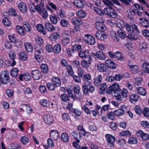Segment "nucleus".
Here are the masks:
<instances>
[{
    "label": "nucleus",
    "mask_w": 149,
    "mask_h": 149,
    "mask_svg": "<svg viewBox=\"0 0 149 149\" xmlns=\"http://www.w3.org/2000/svg\"><path fill=\"white\" fill-rule=\"evenodd\" d=\"M107 7L104 8V11L106 14L112 18H115L117 16V14L113 9L112 6L113 3L111 1H103Z\"/></svg>",
    "instance_id": "nucleus-1"
},
{
    "label": "nucleus",
    "mask_w": 149,
    "mask_h": 149,
    "mask_svg": "<svg viewBox=\"0 0 149 149\" xmlns=\"http://www.w3.org/2000/svg\"><path fill=\"white\" fill-rule=\"evenodd\" d=\"M91 83L87 84H84L82 86V90L84 93L85 95L88 94L89 92L92 93L95 91L94 87L91 85Z\"/></svg>",
    "instance_id": "nucleus-2"
},
{
    "label": "nucleus",
    "mask_w": 149,
    "mask_h": 149,
    "mask_svg": "<svg viewBox=\"0 0 149 149\" xmlns=\"http://www.w3.org/2000/svg\"><path fill=\"white\" fill-rule=\"evenodd\" d=\"M0 79L2 84H6L9 82V73L7 70L2 71L1 73Z\"/></svg>",
    "instance_id": "nucleus-3"
},
{
    "label": "nucleus",
    "mask_w": 149,
    "mask_h": 149,
    "mask_svg": "<svg viewBox=\"0 0 149 149\" xmlns=\"http://www.w3.org/2000/svg\"><path fill=\"white\" fill-rule=\"evenodd\" d=\"M105 137L107 146L111 147H114V143L116 140L115 137L111 134H107L106 135Z\"/></svg>",
    "instance_id": "nucleus-4"
},
{
    "label": "nucleus",
    "mask_w": 149,
    "mask_h": 149,
    "mask_svg": "<svg viewBox=\"0 0 149 149\" xmlns=\"http://www.w3.org/2000/svg\"><path fill=\"white\" fill-rule=\"evenodd\" d=\"M125 27L127 31L130 33H133L135 31H136L138 33H139L137 26L134 24L131 25L127 23Z\"/></svg>",
    "instance_id": "nucleus-5"
},
{
    "label": "nucleus",
    "mask_w": 149,
    "mask_h": 149,
    "mask_svg": "<svg viewBox=\"0 0 149 149\" xmlns=\"http://www.w3.org/2000/svg\"><path fill=\"white\" fill-rule=\"evenodd\" d=\"M79 57L82 58L90 59L91 57L90 55L89 51L86 50L84 51H81L79 53Z\"/></svg>",
    "instance_id": "nucleus-6"
},
{
    "label": "nucleus",
    "mask_w": 149,
    "mask_h": 149,
    "mask_svg": "<svg viewBox=\"0 0 149 149\" xmlns=\"http://www.w3.org/2000/svg\"><path fill=\"white\" fill-rule=\"evenodd\" d=\"M84 39L86 42L91 45H94L95 42L94 38L92 36L89 35L88 34L85 35Z\"/></svg>",
    "instance_id": "nucleus-7"
},
{
    "label": "nucleus",
    "mask_w": 149,
    "mask_h": 149,
    "mask_svg": "<svg viewBox=\"0 0 149 149\" xmlns=\"http://www.w3.org/2000/svg\"><path fill=\"white\" fill-rule=\"evenodd\" d=\"M127 110L126 106L124 105L121 106L120 109L114 111V113L117 116H120L123 115L125 112V111Z\"/></svg>",
    "instance_id": "nucleus-8"
},
{
    "label": "nucleus",
    "mask_w": 149,
    "mask_h": 149,
    "mask_svg": "<svg viewBox=\"0 0 149 149\" xmlns=\"http://www.w3.org/2000/svg\"><path fill=\"white\" fill-rule=\"evenodd\" d=\"M95 27L99 31H104L106 30V27L102 22H100V21L97 22L95 24Z\"/></svg>",
    "instance_id": "nucleus-9"
},
{
    "label": "nucleus",
    "mask_w": 149,
    "mask_h": 149,
    "mask_svg": "<svg viewBox=\"0 0 149 149\" xmlns=\"http://www.w3.org/2000/svg\"><path fill=\"white\" fill-rule=\"evenodd\" d=\"M44 120L47 124L50 125L54 122L53 117L48 114H45L43 116Z\"/></svg>",
    "instance_id": "nucleus-10"
},
{
    "label": "nucleus",
    "mask_w": 149,
    "mask_h": 149,
    "mask_svg": "<svg viewBox=\"0 0 149 149\" xmlns=\"http://www.w3.org/2000/svg\"><path fill=\"white\" fill-rule=\"evenodd\" d=\"M80 88L79 86H76L74 87L73 91L75 96L77 99H80L81 97V94L80 92Z\"/></svg>",
    "instance_id": "nucleus-11"
},
{
    "label": "nucleus",
    "mask_w": 149,
    "mask_h": 149,
    "mask_svg": "<svg viewBox=\"0 0 149 149\" xmlns=\"http://www.w3.org/2000/svg\"><path fill=\"white\" fill-rule=\"evenodd\" d=\"M84 84H87L91 83V76L89 74H84L82 77Z\"/></svg>",
    "instance_id": "nucleus-12"
},
{
    "label": "nucleus",
    "mask_w": 149,
    "mask_h": 149,
    "mask_svg": "<svg viewBox=\"0 0 149 149\" xmlns=\"http://www.w3.org/2000/svg\"><path fill=\"white\" fill-rule=\"evenodd\" d=\"M31 74L35 80H37L39 79L41 76V72L39 70H37L31 71Z\"/></svg>",
    "instance_id": "nucleus-13"
},
{
    "label": "nucleus",
    "mask_w": 149,
    "mask_h": 149,
    "mask_svg": "<svg viewBox=\"0 0 149 149\" xmlns=\"http://www.w3.org/2000/svg\"><path fill=\"white\" fill-rule=\"evenodd\" d=\"M138 136L141 137L144 140H146L149 138V135L143 132L141 130L138 131L136 134Z\"/></svg>",
    "instance_id": "nucleus-14"
},
{
    "label": "nucleus",
    "mask_w": 149,
    "mask_h": 149,
    "mask_svg": "<svg viewBox=\"0 0 149 149\" xmlns=\"http://www.w3.org/2000/svg\"><path fill=\"white\" fill-rule=\"evenodd\" d=\"M45 26L46 29L49 32H53L55 30V27L50 22H46Z\"/></svg>",
    "instance_id": "nucleus-15"
},
{
    "label": "nucleus",
    "mask_w": 149,
    "mask_h": 149,
    "mask_svg": "<svg viewBox=\"0 0 149 149\" xmlns=\"http://www.w3.org/2000/svg\"><path fill=\"white\" fill-rule=\"evenodd\" d=\"M50 135L51 138L54 140L58 139L60 137L58 132L56 130H52Z\"/></svg>",
    "instance_id": "nucleus-16"
},
{
    "label": "nucleus",
    "mask_w": 149,
    "mask_h": 149,
    "mask_svg": "<svg viewBox=\"0 0 149 149\" xmlns=\"http://www.w3.org/2000/svg\"><path fill=\"white\" fill-rule=\"evenodd\" d=\"M19 80L20 81L24 80L26 81H29L30 80L31 77L29 73L26 72L24 74H20L19 76Z\"/></svg>",
    "instance_id": "nucleus-17"
},
{
    "label": "nucleus",
    "mask_w": 149,
    "mask_h": 149,
    "mask_svg": "<svg viewBox=\"0 0 149 149\" xmlns=\"http://www.w3.org/2000/svg\"><path fill=\"white\" fill-rule=\"evenodd\" d=\"M95 36L98 39L102 40H104L107 38L105 34L101 31H97L95 33Z\"/></svg>",
    "instance_id": "nucleus-18"
},
{
    "label": "nucleus",
    "mask_w": 149,
    "mask_h": 149,
    "mask_svg": "<svg viewBox=\"0 0 149 149\" xmlns=\"http://www.w3.org/2000/svg\"><path fill=\"white\" fill-rule=\"evenodd\" d=\"M102 79V76L101 74L98 75L95 77L94 79L95 85L96 86H100L101 84Z\"/></svg>",
    "instance_id": "nucleus-19"
},
{
    "label": "nucleus",
    "mask_w": 149,
    "mask_h": 149,
    "mask_svg": "<svg viewBox=\"0 0 149 149\" xmlns=\"http://www.w3.org/2000/svg\"><path fill=\"white\" fill-rule=\"evenodd\" d=\"M18 7L20 11L23 13H26L27 11V8L26 4L24 2L19 3Z\"/></svg>",
    "instance_id": "nucleus-20"
},
{
    "label": "nucleus",
    "mask_w": 149,
    "mask_h": 149,
    "mask_svg": "<svg viewBox=\"0 0 149 149\" xmlns=\"http://www.w3.org/2000/svg\"><path fill=\"white\" fill-rule=\"evenodd\" d=\"M91 57L90 59H86L82 61L81 64L82 66L86 68H87L89 66V65L91 64Z\"/></svg>",
    "instance_id": "nucleus-21"
},
{
    "label": "nucleus",
    "mask_w": 149,
    "mask_h": 149,
    "mask_svg": "<svg viewBox=\"0 0 149 149\" xmlns=\"http://www.w3.org/2000/svg\"><path fill=\"white\" fill-rule=\"evenodd\" d=\"M95 56L100 60H105L106 59L105 54L103 52L101 51L96 52L95 54Z\"/></svg>",
    "instance_id": "nucleus-22"
},
{
    "label": "nucleus",
    "mask_w": 149,
    "mask_h": 149,
    "mask_svg": "<svg viewBox=\"0 0 149 149\" xmlns=\"http://www.w3.org/2000/svg\"><path fill=\"white\" fill-rule=\"evenodd\" d=\"M38 31L43 35L46 34V31L43 25L41 24H37L36 26Z\"/></svg>",
    "instance_id": "nucleus-23"
},
{
    "label": "nucleus",
    "mask_w": 149,
    "mask_h": 149,
    "mask_svg": "<svg viewBox=\"0 0 149 149\" xmlns=\"http://www.w3.org/2000/svg\"><path fill=\"white\" fill-rule=\"evenodd\" d=\"M60 37V35L57 32H54L51 34L49 37V39L52 41H55Z\"/></svg>",
    "instance_id": "nucleus-24"
},
{
    "label": "nucleus",
    "mask_w": 149,
    "mask_h": 149,
    "mask_svg": "<svg viewBox=\"0 0 149 149\" xmlns=\"http://www.w3.org/2000/svg\"><path fill=\"white\" fill-rule=\"evenodd\" d=\"M85 2L84 1H75L73 2V4L77 8H82L84 6Z\"/></svg>",
    "instance_id": "nucleus-25"
},
{
    "label": "nucleus",
    "mask_w": 149,
    "mask_h": 149,
    "mask_svg": "<svg viewBox=\"0 0 149 149\" xmlns=\"http://www.w3.org/2000/svg\"><path fill=\"white\" fill-rule=\"evenodd\" d=\"M139 48L140 51L143 52L146 51L147 48V44L144 42H140L139 43Z\"/></svg>",
    "instance_id": "nucleus-26"
},
{
    "label": "nucleus",
    "mask_w": 149,
    "mask_h": 149,
    "mask_svg": "<svg viewBox=\"0 0 149 149\" xmlns=\"http://www.w3.org/2000/svg\"><path fill=\"white\" fill-rule=\"evenodd\" d=\"M98 70L101 72H103L106 71L107 68L105 65L103 63H100L97 65Z\"/></svg>",
    "instance_id": "nucleus-27"
},
{
    "label": "nucleus",
    "mask_w": 149,
    "mask_h": 149,
    "mask_svg": "<svg viewBox=\"0 0 149 149\" xmlns=\"http://www.w3.org/2000/svg\"><path fill=\"white\" fill-rule=\"evenodd\" d=\"M77 129L78 130L79 134L80 135L81 137V135L86 136V134L87 133V132L85 131V129L82 125H79L77 127Z\"/></svg>",
    "instance_id": "nucleus-28"
},
{
    "label": "nucleus",
    "mask_w": 149,
    "mask_h": 149,
    "mask_svg": "<svg viewBox=\"0 0 149 149\" xmlns=\"http://www.w3.org/2000/svg\"><path fill=\"white\" fill-rule=\"evenodd\" d=\"M61 50V47L59 44H56L53 48L52 51L56 54H58Z\"/></svg>",
    "instance_id": "nucleus-29"
},
{
    "label": "nucleus",
    "mask_w": 149,
    "mask_h": 149,
    "mask_svg": "<svg viewBox=\"0 0 149 149\" xmlns=\"http://www.w3.org/2000/svg\"><path fill=\"white\" fill-rule=\"evenodd\" d=\"M52 82L56 87L59 86L61 84L60 79L57 77H54L52 79Z\"/></svg>",
    "instance_id": "nucleus-30"
},
{
    "label": "nucleus",
    "mask_w": 149,
    "mask_h": 149,
    "mask_svg": "<svg viewBox=\"0 0 149 149\" xmlns=\"http://www.w3.org/2000/svg\"><path fill=\"white\" fill-rule=\"evenodd\" d=\"M49 19L50 21L52 24H56L58 22L59 17L56 15H52L50 16Z\"/></svg>",
    "instance_id": "nucleus-31"
},
{
    "label": "nucleus",
    "mask_w": 149,
    "mask_h": 149,
    "mask_svg": "<svg viewBox=\"0 0 149 149\" xmlns=\"http://www.w3.org/2000/svg\"><path fill=\"white\" fill-rule=\"evenodd\" d=\"M139 20L141 21V25L146 28L149 26V22L148 20L145 18H140Z\"/></svg>",
    "instance_id": "nucleus-32"
},
{
    "label": "nucleus",
    "mask_w": 149,
    "mask_h": 149,
    "mask_svg": "<svg viewBox=\"0 0 149 149\" xmlns=\"http://www.w3.org/2000/svg\"><path fill=\"white\" fill-rule=\"evenodd\" d=\"M139 98V97L135 93H133L130 97V100L132 102L138 101Z\"/></svg>",
    "instance_id": "nucleus-33"
},
{
    "label": "nucleus",
    "mask_w": 149,
    "mask_h": 149,
    "mask_svg": "<svg viewBox=\"0 0 149 149\" xmlns=\"http://www.w3.org/2000/svg\"><path fill=\"white\" fill-rule=\"evenodd\" d=\"M23 26L25 30L27 32H30L31 28L29 24L26 22H23Z\"/></svg>",
    "instance_id": "nucleus-34"
},
{
    "label": "nucleus",
    "mask_w": 149,
    "mask_h": 149,
    "mask_svg": "<svg viewBox=\"0 0 149 149\" xmlns=\"http://www.w3.org/2000/svg\"><path fill=\"white\" fill-rule=\"evenodd\" d=\"M41 70L42 72L44 73H46L48 72L49 68L47 65L45 64H42L40 65Z\"/></svg>",
    "instance_id": "nucleus-35"
},
{
    "label": "nucleus",
    "mask_w": 149,
    "mask_h": 149,
    "mask_svg": "<svg viewBox=\"0 0 149 149\" xmlns=\"http://www.w3.org/2000/svg\"><path fill=\"white\" fill-rule=\"evenodd\" d=\"M127 36L131 40H136L139 37V35L136 33H131Z\"/></svg>",
    "instance_id": "nucleus-36"
},
{
    "label": "nucleus",
    "mask_w": 149,
    "mask_h": 149,
    "mask_svg": "<svg viewBox=\"0 0 149 149\" xmlns=\"http://www.w3.org/2000/svg\"><path fill=\"white\" fill-rule=\"evenodd\" d=\"M19 56L20 59L26 61L27 59V55L24 52L22 51L19 52Z\"/></svg>",
    "instance_id": "nucleus-37"
},
{
    "label": "nucleus",
    "mask_w": 149,
    "mask_h": 149,
    "mask_svg": "<svg viewBox=\"0 0 149 149\" xmlns=\"http://www.w3.org/2000/svg\"><path fill=\"white\" fill-rule=\"evenodd\" d=\"M130 68L131 71L134 74L137 73L139 71V68L136 65H130Z\"/></svg>",
    "instance_id": "nucleus-38"
},
{
    "label": "nucleus",
    "mask_w": 149,
    "mask_h": 149,
    "mask_svg": "<svg viewBox=\"0 0 149 149\" xmlns=\"http://www.w3.org/2000/svg\"><path fill=\"white\" fill-rule=\"evenodd\" d=\"M115 56V58L118 60L123 61L124 60V58L122 54L120 52H116Z\"/></svg>",
    "instance_id": "nucleus-39"
},
{
    "label": "nucleus",
    "mask_w": 149,
    "mask_h": 149,
    "mask_svg": "<svg viewBox=\"0 0 149 149\" xmlns=\"http://www.w3.org/2000/svg\"><path fill=\"white\" fill-rule=\"evenodd\" d=\"M19 70L16 68H13L11 71V75L13 77H16L18 75Z\"/></svg>",
    "instance_id": "nucleus-40"
},
{
    "label": "nucleus",
    "mask_w": 149,
    "mask_h": 149,
    "mask_svg": "<svg viewBox=\"0 0 149 149\" xmlns=\"http://www.w3.org/2000/svg\"><path fill=\"white\" fill-rule=\"evenodd\" d=\"M136 9H130L129 11L130 14H129L128 17L130 20H133V17L136 15Z\"/></svg>",
    "instance_id": "nucleus-41"
},
{
    "label": "nucleus",
    "mask_w": 149,
    "mask_h": 149,
    "mask_svg": "<svg viewBox=\"0 0 149 149\" xmlns=\"http://www.w3.org/2000/svg\"><path fill=\"white\" fill-rule=\"evenodd\" d=\"M107 86L106 83H102L101 85V87L100 89L99 93L100 94H102L107 89Z\"/></svg>",
    "instance_id": "nucleus-42"
},
{
    "label": "nucleus",
    "mask_w": 149,
    "mask_h": 149,
    "mask_svg": "<svg viewBox=\"0 0 149 149\" xmlns=\"http://www.w3.org/2000/svg\"><path fill=\"white\" fill-rule=\"evenodd\" d=\"M114 96L116 97V99L118 100H122V94L120 93L119 91H117L114 92Z\"/></svg>",
    "instance_id": "nucleus-43"
},
{
    "label": "nucleus",
    "mask_w": 149,
    "mask_h": 149,
    "mask_svg": "<svg viewBox=\"0 0 149 149\" xmlns=\"http://www.w3.org/2000/svg\"><path fill=\"white\" fill-rule=\"evenodd\" d=\"M138 93L142 95L145 96L146 94V91L145 89L143 87H139L137 89Z\"/></svg>",
    "instance_id": "nucleus-44"
},
{
    "label": "nucleus",
    "mask_w": 149,
    "mask_h": 149,
    "mask_svg": "<svg viewBox=\"0 0 149 149\" xmlns=\"http://www.w3.org/2000/svg\"><path fill=\"white\" fill-rule=\"evenodd\" d=\"M72 135L76 139V142L77 143L79 142V139L81 138L80 135L78 134L77 132H73L72 133Z\"/></svg>",
    "instance_id": "nucleus-45"
},
{
    "label": "nucleus",
    "mask_w": 149,
    "mask_h": 149,
    "mask_svg": "<svg viewBox=\"0 0 149 149\" xmlns=\"http://www.w3.org/2000/svg\"><path fill=\"white\" fill-rule=\"evenodd\" d=\"M77 15L81 18L84 17L86 15V14L84 11L82 10H78L76 12Z\"/></svg>",
    "instance_id": "nucleus-46"
},
{
    "label": "nucleus",
    "mask_w": 149,
    "mask_h": 149,
    "mask_svg": "<svg viewBox=\"0 0 149 149\" xmlns=\"http://www.w3.org/2000/svg\"><path fill=\"white\" fill-rule=\"evenodd\" d=\"M25 47L27 51L31 52L33 51V48L31 44L28 43L25 44Z\"/></svg>",
    "instance_id": "nucleus-47"
},
{
    "label": "nucleus",
    "mask_w": 149,
    "mask_h": 149,
    "mask_svg": "<svg viewBox=\"0 0 149 149\" xmlns=\"http://www.w3.org/2000/svg\"><path fill=\"white\" fill-rule=\"evenodd\" d=\"M119 92L120 93H122L123 97L124 98H126L128 95V92L127 90L125 88H123L122 91L121 89L119 90Z\"/></svg>",
    "instance_id": "nucleus-48"
},
{
    "label": "nucleus",
    "mask_w": 149,
    "mask_h": 149,
    "mask_svg": "<svg viewBox=\"0 0 149 149\" xmlns=\"http://www.w3.org/2000/svg\"><path fill=\"white\" fill-rule=\"evenodd\" d=\"M20 140L22 144L25 145L29 143V139L25 136L21 137L20 138Z\"/></svg>",
    "instance_id": "nucleus-49"
},
{
    "label": "nucleus",
    "mask_w": 149,
    "mask_h": 149,
    "mask_svg": "<svg viewBox=\"0 0 149 149\" xmlns=\"http://www.w3.org/2000/svg\"><path fill=\"white\" fill-rule=\"evenodd\" d=\"M39 13L42 16L43 18L46 19L47 17L48 13L45 8H42L41 11Z\"/></svg>",
    "instance_id": "nucleus-50"
},
{
    "label": "nucleus",
    "mask_w": 149,
    "mask_h": 149,
    "mask_svg": "<svg viewBox=\"0 0 149 149\" xmlns=\"http://www.w3.org/2000/svg\"><path fill=\"white\" fill-rule=\"evenodd\" d=\"M69 136L66 133H63L61 136V140L64 142H67L68 141Z\"/></svg>",
    "instance_id": "nucleus-51"
},
{
    "label": "nucleus",
    "mask_w": 149,
    "mask_h": 149,
    "mask_svg": "<svg viewBox=\"0 0 149 149\" xmlns=\"http://www.w3.org/2000/svg\"><path fill=\"white\" fill-rule=\"evenodd\" d=\"M85 72L84 69L82 68H79L77 70L78 75L82 78L84 75Z\"/></svg>",
    "instance_id": "nucleus-52"
},
{
    "label": "nucleus",
    "mask_w": 149,
    "mask_h": 149,
    "mask_svg": "<svg viewBox=\"0 0 149 149\" xmlns=\"http://www.w3.org/2000/svg\"><path fill=\"white\" fill-rule=\"evenodd\" d=\"M40 103L42 106L44 107H47L49 106V101L45 99L41 100Z\"/></svg>",
    "instance_id": "nucleus-53"
},
{
    "label": "nucleus",
    "mask_w": 149,
    "mask_h": 149,
    "mask_svg": "<svg viewBox=\"0 0 149 149\" xmlns=\"http://www.w3.org/2000/svg\"><path fill=\"white\" fill-rule=\"evenodd\" d=\"M16 28L18 33L22 35H24V34L25 33V31L23 30L22 27L19 26H17Z\"/></svg>",
    "instance_id": "nucleus-54"
},
{
    "label": "nucleus",
    "mask_w": 149,
    "mask_h": 149,
    "mask_svg": "<svg viewBox=\"0 0 149 149\" xmlns=\"http://www.w3.org/2000/svg\"><path fill=\"white\" fill-rule=\"evenodd\" d=\"M66 91L68 93V95L69 97H71V99L73 100V101L75 100V97L73 95L72 91L70 89L68 88L66 89Z\"/></svg>",
    "instance_id": "nucleus-55"
},
{
    "label": "nucleus",
    "mask_w": 149,
    "mask_h": 149,
    "mask_svg": "<svg viewBox=\"0 0 149 149\" xmlns=\"http://www.w3.org/2000/svg\"><path fill=\"white\" fill-rule=\"evenodd\" d=\"M138 142L137 139L134 137H130L129 138L128 143L130 144H136Z\"/></svg>",
    "instance_id": "nucleus-56"
},
{
    "label": "nucleus",
    "mask_w": 149,
    "mask_h": 149,
    "mask_svg": "<svg viewBox=\"0 0 149 149\" xmlns=\"http://www.w3.org/2000/svg\"><path fill=\"white\" fill-rule=\"evenodd\" d=\"M111 35L113 40L116 42H118L119 41V38L117 36L116 32L111 31Z\"/></svg>",
    "instance_id": "nucleus-57"
},
{
    "label": "nucleus",
    "mask_w": 149,
    "mask_h": 149,
    "mask_svg": "<svg viewBox=\"0 0 149 149\" xmlns=\"http://www.w3.org/2000/svg\"><path fill=\"white\" fill-rule=\"evenodd\" d=\"M10 149H18L21 148V146L18 144H11L9 146Z\"/></svg>",
    "instance_id": "nucleus-58"
},
{
    "label": "nucleus",
    "mask_w": 149,
    "mask_h": 149,
    "mask_svg": "<svg viewBox=\"0 0 149 149\" xmlns=\"http://www.w3.org/2000/svg\"><path fill=\"white\" fill-rule=\"evenodd\" d=\"M117 26L120 28L125 27L126 26L123 21L120 19H119L117 21Z\"/></svg>",
    "instance_id": "nucleus-59"
},
{
    "label": "nucleus",
    "mask_w": 149,
    "mask_h": 149,
    "mask_svg": "<svg viewBox=\"0 0 149 149\" xmlns=\"http://www.w3.org/2000/svg\"><path fill=\"white\" fill-rule=\"evenodd\" d=\"M94 10L95 13L100 15H104L103 12L99 8L94 7Z\"/></svg>",
    "instance_id": "nucleus-60"
},
{
    "label": "nucleus",
    "mask_w": 149,
    "mask_h": 149,
    "mask_svg": "<svg viewBox=\"0 0 149 149\" xmlns=\"http://www.w3.org/2000/svg\"><path fill=\"white\" fill-rule=\"evenodd\" d=\"M126 142L125 140L123 139L120 138L118 139V144L120 146H123L126 144Z\"/></svg>",
    "instance_id": "nucleus-61"
},
{
    "label": "nucleus",
    "mask_w": 149,
    "mask_h": 149,
    "mask_svg": "<svg viewBox=\"0 0 149 149\" xmlns=\"http://www.w3.org/2000/svg\"><path fill=\"white\" fill-rule=\"evenodd\" d=\"M61 100L64 102H66L69 101V98L68 95L65 93L62 94L60 96Z\"/></svg>",
    "instance_id": "nucleus-62"
},
{
    "label": "nucleus",
    "mask_w": 149,
    "mask_h": 149,
    "mask_svg": "<svg viewBox=\"0 0 149 149\" xmlns=\"http://www.w3.org/2000/svg\"><path fill=\"white\" fill-rule=\"evenodd\" d=\"M117 33L120 38L123 39L125 38L126 34L124 31L121 30H119L118 31Z\"/></svg>",
    "instance_id": "nucleus-63"
},
{
    "label": "nucleus",
    "mask_w": 149,
    "mask_h": 149,
    "mask_svg": "<svg viewBox=\"0 0 149 149\" xmlns=\"http://www.w3.org/2000/svg\"><path fill=\"white\" fill-rule=\"evenodd\" d=\"M47 86L49 90L53 91L55 89L56 86L53 83H49L47 84Z\"/></svg>",
    "instance_id": "nucleus-64"
}]
</instances>
